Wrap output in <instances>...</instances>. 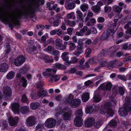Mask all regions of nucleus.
<instances>
[{
  "mask_svg": "<svg viewBox=\"0 0 131 131\" xmlns=\"http://www.w3.org/2000/svg\"><path fill=\"white\" fill-rule=\"evenodd\" d=\"M18 16L16 15H12L8 14H5L4 10L0 8V19L2 21L16 24L18 22Z\"/></svg>",
  "mask_w": 131,
  "mask_h": 131,
  "instance_id": "nucleus-1",
  "label": "nucleus"
},
{
  "mask_svg": "<svg viewBox=\"0 0 131 131\" xmlns=\"http://www.w3.org/2000/svg\"><path fill=\"white\" fill-rule=\"evenodd\" d=\"M72 113V112L70 108L66 107L62 109L58 107L57 109L56 115L57 117L58 115L61 114L63 119L67 120L70 118Z\"/></svg>",
  "mask_w": 131,
  "mask_h": 131,
  "instance_id": "nucleus-2",
  "label": "nucleus"
},
{
  "mask_svg": "<svg viewBox=\"0 0 131 131\" xmlns=\"http://www.w3.org/2000/svg\"><path fill=\"white\" fill-rule=\"evenodd\" d=\"M100 110V113L102 114L107 113L110 116H112L114 112L111 108V104L110 103H106L102 106Z\"/></svg>",
  "mask_w": 131,
  "mask_h": 131,
  "instance_id": "nucleus-3",
  "label": "nucleus"
},
{
  "mask_svg": "<svg viewBox=\"0 0 131 131\" xmlns=\"http://www.w3.org/2000/svg\"><path fill=\"white\" fill-rule=\"evenodd\" d=\"M116 25V24H113L111 25L106 30L105 34L109 37L112 36L115 32L117 28L114 27Z\"/></svg>",
  "mask_w": 131,
  "mask_h": 131,
  "instance_id": "nucleus-4",
  "label": "nucleus"
},
{
  "mask_svg": "<svg viewBox=\"0 0 131 131\" xmlns=\"http://www.w3.org/2000/svg\"><path fill=\"white\" fill-rule=\"evenodd\" d=\"M36 122V119L35 117L34 116H31L26 119V124L28 126H32L35 125Z\"/></svg>",
  "mask_w": 131,
  "mask_h": 131,
  "instance_id": "nucleus-5",
  "label": "nucleus"
},
{
  "mask_svg": "<svg viewBox=\"0 0 131 131\" xmlns=\"http://www.w3.org/2000/svg\"><path fill=\"white\" fill-rule=\"evenodd\" d=\"M56 121L53 118H49L47 119L45 122V126L49 128L54 127L56 125Z\"/></svg>",
  "mask_w": 131,
  "mask_h": 131,
  "instance_id": "nucleus-6",
  "label": "nucleus"
},
{
  "mask_svg": "<svg viewBox=\"0 0 131 131\" xmlns=\"http://www.w3.org/2000/svg\"><path fill=\"white\" fill-rule=\"evenodd\" d=\"M57 71V69L55 68H47L46 69V71L43 73V75L45 76H51L52 74L56 73Z\"/></svg>",
  "mask_w": 131,
  "mask_h": 131,
  "instance_id": "nucleus-7",
  "label": "nucleus"
},
{
  "mask_svg": "<svg viewBox=\"0 0 131 131\" xmlns=\"http://www.w3.org/2000/svg\"><path fill=\"white\" fill-rule=\"evenodd\" d=\"M25 61V58L23 56H19L15 59L14 64L17 66H19L23 64Z\"/></svg>",
  "mask_w": 131,
  "mask_h": 131,
  "instance_id": "nucleus-8",
  "label": "nucleus"
},
{
  "mask_svg": "<svg viewBox=\"0 0 131 131\" xmlns=\"http://www.w3.org/2000/svg\"><path fill=\"white\" fill-rule=\"evenodd\" d=\"M128 112L127 106L124 105L123 107L119 108L118 111L119 114L121 116H126Z\"/></svg>",
  "mask_w": 131,
  "mask_h": 131,
  "instance_id": "nucleus-9",
  "label": "nucleus"
},
{
  "mask_svg": "<svg viewBox=\"0 0 131 131\" xmlns=\"http://www.w3.org/2000/svg\"><path fill=\"white\" fill-rule=\"evenodd\" d=\"M12 109L15 114H19V105L18 103H12L11 104Z\"/></svg>",
  "mask_w": 131,
  "mask_h": 131,
  "instance_id": "nucleus-10",
  "label": "nucleus"
},
{
  "mask_svg": "<svg viewBox=\"0 0 131 131\" xmlns=\"http://www.w3.org/2000/svg\"><path fill=\"white\" fill-rule=\"evenodd\" d=\"M112 86L111 83L109 82L105 84H101L100 87L103 90H110Z\"/></svg>",
  "mask_w": 131,
  "mask_h": 131,
  "instance_id": "nucleus-11",
  "label": "nucleus"
},
{
  "mask_svg": "<svg viewBox=\"0 0 131 131\" xmlns=\"http://www.w3.org/2000/svg\"><path fill=\"white\" fill-rule=\"evenodd\" d=\"M74 124L76 126H81L83 125V120L80 117L77 116L74 119Z\"/></svg>",
  "mask_w": 131,
  "mask_h": 131,
  "instance_id": "nucleus-12",
  "label": "nucleus"
},
{
  "mask_svg": "<svg viewBox=\"0 0 131 131\" xmlns=\"http://www.w3.org/2000/svg\"><path fill=\"white\" fill-rule=\"evenodd\" d=\"M81 102V101L80 99H74L69 104L72 107L75 108L79 106Z\"/></svg>",
  "mask_w": 131,
  "mask_h": 131,
  "instance_id": "nucleus-13",
  "label": "nucleus"
},
{
  "mask_svg": "<svg viewBox=\"0 0 131 131\" xmlns=\"http://www.w3.org/2000/svg\"><path fill=\"white\" fill-rule=\"evenodd\" d=\"M3 93L6 97H9L11 96L12 91L11 88L9 87H7L4 88Z\"/></svg>",
  "mask_w": 131,
  "mask_h": 131,
  "instance_id": "nucleus-14",
  "label": "nucleus"
},
{
  "mask_svg": "<svg viewBox=\"0 0 131 131\" xmlns=\"http://www.w3.org/2000/svg\"><path fill=\"white\" fill-rule=\"evenodd\" d=\"M65 24L70 27H73L76 24V21L75 20H71L67 18H65L64 20Z\"/></svg>",
  "mask_w": 131,
  "mask_h": 131,
  "instance_id": "nucleus-15",
  "label": "nucleus"
},
{
  "mask_svg": "<svg viewBox=\"0 0 131 131\" xmlns=\"http://www.w3.org/2000/svg\"><path fill=\"white\" fill-rule=\"evenodd\" d=\"M19 111L23 114H27L29 112V108L28 106H23L20 107Z\"/></svg>",
  "mask_w": 131,
  "mask_h": 131,
  "instance_id": "nucleus-16",
  "label": "nucleus"
},
{
  "mask_svg": "<svg viewBox=\"0 0 131 131\" xmlns=\"http://www.w3.org/2000/svg\"><path fill=\"white\" fill-rule=\"evenodd\" d=\"M18 120L17 117L13 118L10 117L9 119V123L10 125L12 126H15L16 125Z\"/></svg>",
  "mask_w": 131,
  "mask_h": 131,
  "instance_id": "nucleus-17",
  "label": "nucleus"
},
{
  "mask_svg": "<svg viewBox=\"0 0 131 131\" xmlns=\"http://www.w3.org/2000/svg\"><path fill=\"white\" fill-rule=\"evenodd\" d=\"M17 77L19 80L22 83V85L24 87L27 86V80L23 77H21V74L20 73H18L17 74Z\"/></svg>",
  "mask_w": 131,
  "mask_h": 131,
  "instance_id": "nucleus-18",
  "label": "nucleus"
},
{
  "mask_svg": "<svg viewBox=\"0 0 131 131\" xmlns=\"http://www.w3.org/2000/svg\"><path fill=\"white\" fill-rule=\"evenodd\" d=\"M95 119L94 118L89 117L87 119V121L85 123L86 126L89 127L92 126L94 124Z\"/></svg>",
  "mask_w": 131,
  "mask_h": 131,
  "instance_id": "nucleus-19",
  "label": "nucleus"
},
{
  "mask_svg": "<svg viewBox=\"0 0 131 131\" xmlns=\"http://www.w3.org/2000/svg\"><path fill=\"white\" fill-rule=\"evenodd\" d=\"M74 99V96L70 94L67 96L64 102L66 104H69Z\"/></svg>",
  "mask_w": 131,
  "mask_h": 131,
  "instance_id": "nucleus-20",
  "label": "nucleus"
},
{
  "mask_svg": "<svg viewBox=\"0 0 131 131\" xmlns=\"http://www.w3.org/2000/svg\"><path fill=\"white\" fill-rule=\"evenodd\" d=\"M57 19L54 20L52 25L54 27L58 26L61 22L60 19L62 18L61 16H58L57 17Z\"/></svg>",
  "mask_w": 131,
  "mask_h": 131,
  "instance_id": "nucleus-21",
  "label": "nucleus"
},
{
  "mask_svg": "<svg viewBox=\"0 0 131 131\" xmlns=\"http://www.w3.org/2000/svg\"><path fill=\"white\" fill-rule=\"evenodd\" d=\"M8 68V65L7 64L3 63L0 65V72H5L7 70Z\"/></svg>",
  "mask_w": 131,
  "mask_h": 131,
  "instance_id": "nucleus-22",
  "label": "nucleus"
},
{
  "mask_svg": "<svg viewBox=\"0 0 131 131\" xmlns=\"http://www.w3.org/2000/svg\"><path fill=\"white\" fill-rule=\"evenodd\" d=\"M60 77L59 76L55 74H52L50 78L49 81L51 82H52L53 81L55 82L58 81L60 79Z\"/></svg>",
  "mask_w": 131,
  "mask_h": 131,
  "instance_id": "nucleus-23",
  "label": "nucleus"
},
{
  "mask_svg": "<svg viewBox=\"0 0 131 131\" xmlns=\"http://www.w3.org/2000/svg\"><path fill=\"white\" fill-rule=\"evenodd\" d=\"M119 48V46L117 45L111 47L108 50L109 54L111 53H114V52L117 50Z\"/></svg>",
  "mask_w": 131,
  "mask_h": 131,
  "instance_id": "nucleus-24",
  "label": "nucleus"
},
{
  "mask_svg": "<svg viewBox=\"0 0 131 131\" xmlns=\"http://www.w3.org/2000/svg\"><path fill=\"white\" fill-rule=\"evenodd\" d=\"M75 4L73 2H71L65 4V7L67 10H71L75 7Z\"/></svg>",
  "mask_w": 131,
  "mask_h": 131,
  "instance_id": "nucleus-25",
  "label": "nucleus"
},
{
  "mask_svg": "<svg viewBox=\"0 0 131 131\" xmlns=\"http://www.w3.org/2000/svg\"><path fill=\"white\" fill-rule=\"evenodd\" d=\"M102 99L101 96L98 94H95L93 98V101L96 103L100 102Z\"/></svg>",
  "mask_w": 131,
  "mask_h": 131,
  "instance_id": "nucleus-26",
  "label": "nucleus"
},
{
  "mask_svg": "<svg viewBox=\"0 0 131 131\" xmlns=\"http://www.w3.org/2000/svg\"><path fill=\"white\" fill-rule=\"evenodd\" d=\"M108 54H109V52L108 51V50L105 49L101 52L100 54L98 55V57L100 58L105 55Z\"/></svg>",
  "mask_w": 131,
  "mask_h": 131,
  "instance_id": "nucleus-27",
  "label": "nucleus"
},
{
  "mask_svg": "<svg viewBox=\"0 0 131 131\" xmlns=\"http://www.w3.org/2000/svg\"><path fill=\"white\" fill-rule=\"evenodd\" d=\"M38 91L40 97L46 96H47L48 92L46 89L45 90L43 89H41L39 90Z\"/></svg>",
  "mask_w": 131,
  "mask_h": 131,
  "instance_id": "nucleus-28",
  "label": "nucleus"
},
{
  "mask_svg": "<svg viewBox=\"0 0 131 131\" xmlns=\"http://www.w3.org/2000/svg\"><path fill=\"white\" fill-rule=\"evenodd\" d=\"M68 53L67 52H64L62 54L61 57L64 61L66 62H68V61L69 59V57L68 56Z\"/></svg>",
  "mask_w": 131,
  "mask_h": 131,
  "instance_id": "nucleus-29",
  "label": "nucleus"
},
{
  "mask_svg": "<svg viewBox=\"0 0 131 131\" xmlns=\"http://www.w3.org/2000/svg\"><path fill=\"white\" fill-rule=\"evenodd\" d=\"M103 122L102 120H99L94 123V126L95 128H98L103 124Z\"/></svg>",
  "mask_w": 131,
  "mask_h": 131,
  "instance_id": "nucleus-30",
  "label": "nucleus"
},
{
  "mask_svg": "<svg viewBox=\"0 0 131 131\" xmlns=\"http://www.w3.org/2000/svg\"><path fill=\"white\" fill-rule=\"evenodd\" d=\"M43 59L45 62L47 63H51L53 61V59H52L51 57H50L48 56H45L43 58Z\"/></svg>",
  "mask_w": 131,
  "mask_h": 131,
  "instance_id": "nucleus-31",
  "label": "nucleus"
},
{
  "mask_svg": "<svg viewBox=\"0 0 131 131\" xmlns=\"http://www.w3.org/2000/svg\"><path fill=\"white\" fill-rule=\"evenodd\" d=\"M82 100L83 102L87 101L89 98V93L86 92L82 96Z\"/></svg>",
  "mask_w": 131,
  "mask_h": 131,
  "instance_id": "nucleus-32",
  "label": "nucleus"
},
{
  "mask_svg": "<svg viewBox=\"0 0 131 131\" xmlns=\"http://www.w3.org/2000/svg\"><path fill=\"white\" fill-rule=\"evenodd\" d=\"M78 61V59L77 58L73 57L71 58L70 61L69 62H67L66 64L67 65H68L70 63H75Z\"/></svg>",
  "mask_w": 131,
  "mask_h": 131,
  "instance_id": "nucleus-33",
  "label": "nucleus"
},
{
  "mask_svg": "<svg viewBox=\"0 0 131 131\" xmlns=\"http://www.w3.org/2000/svg\"><path fill=\"white\" fill-rule=\"evenodd\" d=\"M81 9L83 12L89 9L88 5L86 3H83L80 6Z\"/></svg>",
  "mask_w": 131,
  "mask_h": 131,
  "instance_id": "nucleus-34",
  "label": "nucleus"
},
{
  "mask_svg": "<svg viewBox=\"0 0 131 131\" xmlns=\"http://www.w3.org/2000/svg\"><path fill=\"white\" fill-rule=\"evenodd\" d=\"M53 66L58 69L64 70L66 69V66L63 65L59 63H56L53 65Z\"/></svg>",
  "mask_w": 131,
  "mask_h": 131,
  "instance_id": "nucleus-35",
  "label": "nucleus"
},
{
  "mask_svg": "<svg viewBox=\"0 0 131 131\" xmlns=\"http://www.w3.org/2000/svg\"><path fill=\"white\" fill-rule=\"evenodd\" d=\"M99 58L98 57H94L91 59H89L88 61L89 63L91 64H95L98 62V59Z\"/></svg>",
  "mask_w": 131,
  "mask_h": 131,
  "instance_id": "nucleus-36",
  "label": "nucleus"
},
{
  "mask_svg": "<svg viewBox=\"0 0 131 131\" xmlns=\"http://www.w3.org/2000/svg\"><path fill=\"white\" fill-rule=\"evenodd\" d=\"M68 45L69 46V49L70 50L73 51L76 48V46L75 44L72 41H69Z\"/></svg>",
  "mask_w": 131,
  "mask_h": 131,
  "instance_id": "nucleus-37",
  "label": "nucleus"
},
{
  "mask_svg": "<svg viewBox=\"0 0 131 131\" xmlns=\"http://www.w3.org/2000/svg\"><path fill=\"white\" fill-rule=\"evenodd\" d=\"M36 47L35 46H33L31 47H28L26 49V51L29 53H31L32 52L35 53V51H36Z\"/></svg>",
  "mask_w": 131,
  "mask_h": 131,
  "instance_id": "nucleus-38",
  "label": "nucleus"
},
{
  "mask_svg": "<svg viewBox=\"0 0 131 131\" xmlns=\"http://www.w3.org/2000/svg\"><path fill=\"white\" fill-rule=\"evenodd\" d=\"M91 9L95 13L97 14L99 13L101 7L100 6L96 5L92 7Z\"/></svg>",
  "mask_w": 131,
  "mask_h": 131,
  "instance_id": "nucleus-39",
  "label": "nucleus"
},
{
  "mask_svg": "<svg viewBox=\"0 0 131 131\" xmlns=\"http://www.w3.org/2000/svg\"><path fill=\"white\" fill-rule=\"evenodd\" d=\"M39 104L38 103H32L30 105V108L32 110H35L39 106Z\"/></svg>",
  "mask_w": 131,
  "mask_h": 131,
  "instance_id": "nucleus-40",
  "label": "nucleus"
},
{
  "mask_svg": "<svg viewBox=\"0 0 131 131\" xmlns=\"http://www.w3.org/2000/svg\"><path fill=\"white\" fill-rule=\"evenodd\" d=\"M74 12H72L68 14L66 16V18L71 19L72 18L73 19H76V17L74 14Z\"/></svg>",
  "mask_w": 131,
  "mask_h": 131,
  "instance_id": "nucleus-41",
  "label": "nucleus"
},
{
  "mask_svg": "<svg viewBox=\"0 0 131 131\" xmlns=\"http://www.w3.org/2000/svg\"><path fill=\"white\" fill-rule=\"evenodd\" d=\"M76 13L77 14V20L83 19V14L80 10H77L76 11Z\"/></svg>",
  "mask_w": 131,
  "mask_h": 131,
  "instance_id": "nucleus-42",
  "label": "nucleus"
},
{
  "mask_svg": "<svg viewBox=\"0 0 131 131\" xmlns=\"http://www.w3.org/2000/svg\"><path fill=\"white\" fill-rule=\"evenodd\" d=\"M83 41H85V42L84 47L87 48L88 46L91 44L92 41L91 39H87V38H83Z\"/></svg>",
  "mask_w": 131,
  "mask_h": 131,
  "instance_id": "nucleus-43",
  "label": "nucleus"
},
{
  "mask_svg": "<svg viewBox=\"0 0 131 131\" xmlns=\"http://www.w3.org/2000/svg\"><path fill=\"white\" fill-rule=\"evenodd\" d=\"M125 103L124 105L126 106H128L131 105V99L130 97H126L125 98Z\"/></svg>",
  "mask_w": 131,
  "mask_h": 131,
  "instance_id": "nucleus-44",
  "label": "nucleus"
},
{
  "mask_svg": "<svg viewBox=\"0 0 131 131\" xmlns=\"http://www.w3.org/2000/svg\"><path fill=\"white\" fill-rule=\"evenodd\" d=\"M40 97L39 91L37 93H32L31 95V98L33 100H36Z\"/></svg>",
  "mask_w": 131,
  "mask_h": 131,
  "instance_id": "nucleus-45",
  "label": "nucleus"
},
{
  "mask_svg": "<svg viewBox=\"0 0 131 131\" xmlns=\"http://www.w3.org/2000/svg\"><path fill=\"white\" fill-rule=\"evenodd\" d=\"M115 63V61H110L109 62L107 67L109 69L115 67V63Z\"/></svg>",
  "mask_w": 131,
  "mask_h": 131,
  "instance_id": "nucleus-46",
  "label": "nucleus"
},
{
  "mask_svg": "<svg viewBox=\"0 0 131 131\" xmlns=\"http://www.w3.org/2000/svg\"><path fill=\"white\" fill-rule=\"evenodd\" d=\"M123 7H120L118 5H115L114 6L113 10L115 12L117 13H119L122 10Z\"/></svg>",
  "mask_w": 131,
  "mask_h": 131,
  "instance_id": "nucleus-47",
  "label": "nucleus"
},
{
  "mask_svg": "<svg viewBox=\"0 0 131 131\" xmlns=\"http://www.w3.org/2000/svg\"><path fill=\"white\" fill-rule=\"evenodd\" d=\"M125 32L126 35L125 36V37L126 38L128 39L131 37V27L127 29Z\"/></svg>",
  "mask_w": 131,
  "mask_h": 131,
  "instance_id": "nucleus-48",
  "label": "nucleus"
},
{
  "mask_svg": "<svg viewBox=\"0 0 131 131\" xmlns=\"http://www.w3.org/2000/svg\"><path fill=\"white\" fill-rule=\"evenodd\" d=\"M14 72L13 71H11L7 74L6 78L8 79H11L14 78Z\"/></svg>",
  "mask_w": 131,
  "mask_h": 131,
  "instance_id": "nucleus-49",
  "label": "nucleus"
},
{
  "mask_svg": "<svg viewBox=\"0 0 131 131\" xmlns=\"http://www.w3.org/2000/svg\"><path fill=\"white\" fill-rule=\"evenodd\" d=\"M33 10V8H32V5L31 4H29L28 5V7L26 10L25 12L27 14H30L31 13Z\"/></svg>",
  "mask_w": 131,
  "mask_h": 131,
  "instance_id": "nucleus-50",
  "label": "nucleus"
},
{
  "mask_svg": "<svg viewBox=\"0 0 131 131\" xmlns=\"http://www.w3.org/2000/svg\"><path fill=\"white\" fill-rule=\"evenodd\" d=\"M93 109L91 106H89L86 108L85 110V112L86 113L90 114L92 113Z\"/></svg>",
  "mask_w": 131,
  "mask_h": 131,
  "instance_id": "nucleus-51",
  "label": "nucleus"
},
{
  "mask_svg": "<svg viewBox=\"0 0 131 131\" xmlns=\"http://www.w3.org/2000/svg\"><path fill=\"white\" fill-rule=\"evenodd\" d=\"M100 64L103 67H104L107 65V62L106 60L102 59L100 60Z\"/></svg>",
  "mask_w": 131,
  "mask_h": 131,
  "instance_id": "nucleus-52",
  "label": "nucleus"
},
{
  "mask_svg": "<svg viewBox=\"0 0 131 131\" xmlns=\"http://www.w3.org/2000/svg\"><path fill=\"white\" fill-rule=\"evenodd\" d=\"M117 122L114 120H111L109 123V125L111 126L115 127L117 125Z\"/></svg>",
  "mask_w": 131,
  "mask_h": 131,
  "instance_id": "nucleus-53",
  "label": "nucleus"
},
{
  "mask_svg": "<svg viewBox=\"0 0 131 131\" xmlns=\"http://www.w3.org/2000/svg\"><path fill=\"white\" fill-rule=\"evenodd\" d=\"M62 43V40L59 39H57L55 40V45L58 47Z\"/></svg>",
  "mask_w": 131,
  "mask_h": 131,
  "instance_id": "nucleus-54",
  "label": "nucleus"
},
{
  "mask_svg": "<svg viewBox=\"0 0 131 131\" xmlns=\"http://www.w3.org/2000/svg\"><path fill=\"white\" fill-rule=\"evenodd\" d=\"M58 6V5L57 4H55L52 6L53 10H55L57 13L59 12L60 10V8H59L57 7Z\"/></svg>",
  "mask_w": 131,
  "mask_h": 131,
  "instance_id": "nucleus-55",
  "label": "nucleus"
},
{
  "mask_svg": "<svg viewBox=\"0 0 131 131\" xmlns=\"http://www.w3.org/2000/svg\"><path fill=\"white\" fill-rule=\"evenodd\" d=\"M112 10V8L111 6H108L107 5L105 6L104 7V11L105 13L107 12H110Z\"/></svg>",
  "mask_w": 131,
  "mask_h": 131,
  "instance_id": "nucleus-56",
  "label": "nucleus"
},
{
  "mask_svg": "<svg viewBox=\"0 0 131 131\" xmlns=\"http://www.w3.org/2000/svg\"><path fill=\"white\" fill-rule=\"evenodd\" d=\"M77 21L79 22V27L81 28L83 26V19L77 20Z\"/></svg>",
  "mask_w": 131,
  "mask_h": 131,
  "instance_id": "nucleus-57",
  "label": "nucleus"
},
{
  "mask_svg": "<svg viewBox=\"0 0 131 131\" xmlns=\"http://www.w3.org/2000/svg\"><path fill=\"white\" fill-rule=\"evenodd\" d=\"M28 100V98L25 94L23 95L22 96L21 101L25 103Z\"/></svg>",
  "mask_w": 131,
  "mask_h": 131,
  "instance_id": "nucleus-58",
  "label": "nucleus"
},
{
  "mask_svg": "<svg viewBox=\"0 0 131 131\" xmlns=\"http://www.w3.org/2000/svg\"><path fill=\"white\" fill-rule=\"evenodd\" d=\"M119 94L121 95H123L124 93V90L122 87H119L118 89Z\"/></svg>",
  "mask_w": 131,
  "mask_h": 131,
  "instance_id": "nucleus-59",
  "label": "nucleus"
},
{
  "mask_svg": "<svg viewBox=\"0 0 131 131\" xmlns=\"http://www.w3.org/2000/svg\"><path fill=\"white\" fill-rule=\"evenodd\" d=\"M92 52L91 49L90 48H87L85 51V53L86 55V57H89V55Z\"/></svg>",
  "mask_w": 131,
  "mask_h": 131,
  "instance_id": "nucleus-60",
  "label": "nucleus"
},
{
  "mask_svg": "<svg viewBox=\"0 0 131 131\" xmlns=\"http://www.w3.org/2000/svg\"><path fill=\"white\" fill-rule=\"evenodd\" d=\"M108 37L105 34V32L103 33L101 36L100 39L102 40H104L106 39Z\"/></svg>",
  "mask_w": 131,
  "mask_h": 131,
  "instance_id": "nucleus-61",
  "label": "nucleus"
},
{
  "mask_svg": "<svg viewBox=\"0 0 131 131\" xmlns=\"http://www.w3.org/2000/svg\"><path fill=\"white\" fill-rule=\"evenodd\" d=\"M66 47L67 46L66 45H63L62 43L58 47L60 50H63L66 48Z\"/></svg>",
  "mask_w": 131,
  "mask_h": 131,
  "instance_id": "nucleus-62",
  "label": "nucleus"
},
{
  "mask_svg": "<svg viewBox=\"0 0 131 131\" xmlns=\"http://www.w3.org/2000/svg\"><path fill=\"white\" fill-rule=\"evenodd\" d=\"M75 114L77 115L81 116L82 114V110L80 109L75 112Z\"/></svg>",
  "mask_w": 131,
  "mask_h": 131,
  "instance_id": "nucleus-63",
  "label": "nucleus"
},
{
  "mask_svg": "<svg viewBox=\"0 0 131 131\" xmlns=\"http://www.w3.org/2000/svg\"><path fill=\"white\" fill-rule=\"evenodd\" d=\"M74 29L73 28H69L67 30V32L69 35H71L72 33V32Z\"/></svg>",
  "mask_w": 131,
  "mask_h": 131,
  "instance_id": "nucleus-64",
  "label": "nucleus"
}]
</instances>
